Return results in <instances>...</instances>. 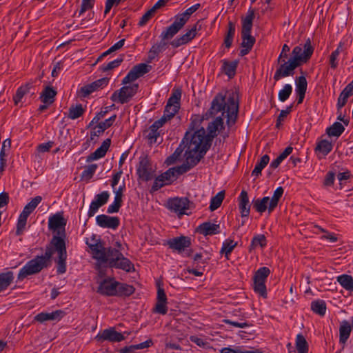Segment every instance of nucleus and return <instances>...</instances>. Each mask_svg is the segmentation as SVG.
Listing matches in <instances>:
<instances>
[{"label":"nucleus","instance_id":"nucleus-59","mask_svg":"<svg viewBox=\"0 0 353 353\" xmlns=\"http://www.w3.org/2000/svg\"><path fill=\"white\" fill-rule=\"evenodd\" d=\"M97 167V164H91L86 166L81 174V177L87 180L91 179L95 173Z\"/></svg>","mask_w":353,"mask_h":353},{"label":"nucleus","instance_id":"nucleus-23","mask_svg":"<svg viewBox=\"0 0 353 353\" xmlns=\"http://www.w3.org/2000/svg\"><path fill=\"white\" fill-rule=\"evenodd\" d=\"M65 315V312L61 310L52 312H41L34 317V320L43 323L48 321H60Z\"/></svg>","mask_w":353,"mask_h":353},{"label":"nucleus","instance_id":"nucleus-20","mask_svg":"<svg viewBox=\"0 0 353 353\" xmlns=\"http://www.w3.org/2000/svg\"><path fill=\"white\" fill-rule=\"evenodd\" d=\"M109 80V78L104 77L81 87L80 89L81 96L85 97L93 92L105 87L108 85Z\"/></svg>","mask_w":353,"mask_h":353},{"label":"nucleus","instance_id":"nucleus-17","mask_svg":"<svg viewBox=\"0 0 353 353\" xmlns=\"http://www.w3.org/2000/svg\"><path fill=\"white\" fill-rule=\"evenodd\" d=\"M117 282L114 278L105 279L99 283L97 292L103 296H115Z\"/></svg>","mask_w":353,"mask_h":353},{"label":"nucleus","instance_id":"nucleus-51","mask_svg":"<svg viewBox=\"0 0 353 353\" xmlns=\"http://www.w3.org/2000/svg\"><path fill=\"white\" fill-rule=\"evenodd\" d=\"M342 51V43H340L337 48L330 56L329 63L332 68L335 69L339 65L338 57Z\"/></svg>","mask_w":353,"mask_h":353},{"label":"nucleus","instance_id":"nucleus-19","mask_svg":"<svg viewBox=\"0 0 353 353\" xmlns=\"http://www.w3.org/2000/svg\"><path fill=\"white\" fill-rule=\"evenodd\" d=\"M110 194L108 191H103L95 196L94 199L91 202L88 210L89 218L93 216L101 206L104 205L108 201Z\"/></svg>","mask_w":353,"mask_h":353},{"label":"nucleus","instance_id":"nucleus-9","mask_svg":"<svg viewBox=\"0 0 353 353\" xmlns=\"http://www.w3.org/2000/svg\"><path fill=\"white\" fill-rule=\"evenodd\" d=\"M278 64L279 66L274 74V79L276 81L283 78L293 76L295 69L299 67L291 58L288 61L283 60V62L278 63Z\"/></svg>","mask_w":353,"mask_h":353},{"label":"nucleus","instance_id":"nucleus-13","mask_svg":"<svg viewBox=\"0 0 353 353\" xmlns=\"http://www.w3.org/2000/svg\"><path fill=\"white\" fill-rule=\"evenodd\" d=\"M151 68V65L146 63H139L129 71L128 74L123 79L122 84L126 85L129 83L133 82L137 79L143 77L148 73Z\"/></svg>","mask_w":353,"mask_h":353},{"label":"nucleus","instance_id":"nucleus-6","mask_svg":"<svg viewBox=\"0 0 353 353\" xmlns=\"http://www.w3.org/2000/svg\"><path fill=\"white\" fill-rule=\"evenodd\" d=\"M42 197L41 196H37L34 198H33L27 205H26L23 211L19 214V216L17 220L16 228L17 236H20L23 234L24 230H26L27 219L28 216L34 210L37 206L40 203Z\"/></svg>","mask_w":353,"mask_h":353},{"label":"nucleus","instance_id":"nucleus-42","mask_svg":"<svg viewBox=\"0 0 353 353\" xmlns=\"http://www.w3.org/2000/svg\"><path fill=\"white\" fill-rule=\"evenodd\" d=\"M225 198V191L222 190L218 192L211 199L209 209L213 212L219 208Z\"/></svg>","mask_w":353,"mask_h":353},{"label":"nucleus","instance_id":"nucleus-40","mask_svg":"<svg viewBox=\"0 0 353 353\" xmlns=\"http://www.w3.org/2000/svg\"><path fill=\"white\" fill-rule=\"evenodd\" d=\"M270 161V157L268 154L263 155L258 161L252 172V175L256 177L261 174L262 170L268 165Z\"/></svg>","mask_w":353,"mask_h":353},{"label":"nucleus","instance_id":"nucleus-47","mask_svg":"<svg viewBox=\"0 0 353 353\" xmlns=\"http://www.w3.org/2000/svg\"><path fill=\"white\" fill-rule=\"evenodd\" d=\"M295 345L298 353L308 352L307 342L305 337L301 334H299L296 336Z\"/></svg>","mask_w":353,"mask_h":353},{"label":"nucleus","instance_id":"nucleus-30","mask_svg":"<svg viewBox=\"0 0 353 353\" xmlns=\"http://www.w3.org/2000/svg\"><path fill=\"white\" fill-rule=\"evenodd\" d=\"M117 119V115L114 114L110 117L109 119L105 120L104 121L99 122L97 125L94 128V131L91 132L90 138L91 139H94V137H98L101 134H102L106 129L111 127L113 123Z\"/></svg>","mask_w":353,"mask_h":353},{"label":"nucleus","instance_id":"nucleus-52","mask_svg":"<svg viewBox=\"0 0 353 353\" xmlns=\"http://www.w3.org/2000/svg\"><path fill=\"white\" fill-rule=\"evenodd\" d=\"M292 92V86L290 84H285L283 88L279 92V100L281 102L285 101Z\"/></svg>","mask_w":353,"mask_h":353},{"label":"nucleus","instance_id":"nucleus-18","mask_svg":"<svg viewBox=\"0 0 353 353\" xmlns=\"http://www.w3.org/2000/svg\"><path fill=\"white\" fill-rule=\"evenodd\" d=\"M167 245L172 250L181 253L191 245V239L188 236H181L169 239L167 241Z\"/></svg>","mask_w":353,"mask_h":353},{"label":"nucleus","instance_id":"nucleus-14","mask_svg":"<svg viewBox=\"0 0 353 353\" xmlns=\"http://www.w3.org/2000/svg\"><path fill=\"white\" fill-rule=\"evenodd\" d=\"M190 201L187 198H173L168 201V208L176 213L179 217L188 214L186 210L190 208Z\"/></svg>","mask_w":353,"mask_h":353},{"label":"nucleus","instance_id":"nucleus-50","mask_svg":"<svg viewBox=\"0 0 353 353\" xmlns=\"http://www.w3.org/2000/svg\"><path fill=\"white\" fill-rule=\"evenodd\" d=\"M31 84L28 83L23 86L19 87L17 89L15 95L13 97V100L15 105H17L21 101L23 96L29 92Z\"/></svg>","mask_w":353,"mask_h":353},{"label":"nucleus","instance_id":"nucleus-26","mask_svg":"<svg viewBox=\"0 0 353 353\" xmlns=\"http://www.w3.org/2000/svg\"><path fill=\"white\" fill-rule=\"evenodd\" d=\"M111 144V139H106L103 141L101 145L97 148L94 152L91 153L87 157L86 161L91 162L94 160L99 159L103 157Z\"/></svg>","mask_w":353,"mask_h":353},{"label":"nucleus","instance_id":"nucleus-28","mask_svg":"<svg viewBox=\"0 0 353 353\" xmlns=\"http://www.w3.org/2000/svg\"><path fill=\"white\" fill-rule=\"evenodd\" d=\"M295 92L298 96L297 103H303L307 90V83L305 77L301 76L296 79Z\"/></svg>","mask_w":353,"mask_h":353},{"label":"nucleus","instance_id":"nucleus-60","mask_svg":"<svg viewBox=\"0 0 353 353\" xmlns=\"http://www.w3.org/2000/svg\"><path fill=\"white\" fill-rule=\"evenodd\" d=\"M220 353H262V352L259 350H243L240 347H236L235 349L223 347L220 350Z\"/></svg>","mask_w":353,"mask_h":353},{"label":"nucleus","instance_id":"nucleus-63","mask_svg":"<svg viewBox=\"0 0 353 353\" xmlns=\"http://www.w3.org/2000/svg\"><path fill=\"white\" fill-rule=\"evenodd\" d=\"M94 0H82L81 8L79 12V16L83 14L85 12L93 8Z\"/></svg>","mask_w":353,"mask_h":353},{"label":"nucleus","instance_id":"nucleus-64","mask_svg":"<svg viewBox=\"0 0 353 353\" xmlns=\"http://www.w3.org/2000/svg\"><path fill=\"white\" fill-rule=\"evenodd\" d=\"M349 97L350 96L348 95V94L342 90L337 101L336 105L338 109L342 108L346 104Z\"/></svg>","mask_w":353,"mask_h":353},{"label":"nucleus","instance_id":"nucleus-22","mask_svg":"<svg viewBox=\"0 0 353 353\" xmlns=\"http://www.w3.org/2000/svg\"><path fill=\"white\" fill-rule=\"evenodd\" d=\"M157 302L155 306V312L161 314H166L168 312L167 296L164 289L161 287L160 283H157Z\"/></svg>","mask_w":353,"mask_h":353},{"label":"nucleus","instance_id":"nucleus-45","mask_svg":"<svg viewBox=\"0 0 353 353\" xmlns=\"http://www.w3.org/2000/svg\"><path fill=\"white\" fill-rule=\"evenodd\" d=\"M344 130L345 128L341 123L335 122L327 128L326 132L330 137H339Z\"/></svg>","mask_w":353,"mask_h":353},{"label":"nucleus","instance_id":"nucleus-49","mask_svg":"<svg viewBox=\"0 0 353 353\" xmlns=\"http://www.w3.org/2000/svg\"><path fill=\"white\" fill-rule=\"evenodd\" d=\"M85 110L81 104H77L75 106L72 105L69 109L68 117L71 119H76L83 114Z\"/></svg>","mask_w":353,"mask_h":353},{"label":"nucleus","instance_id":"nucleus-43","mask_svg":"<svg viewBox=\"0 0 353 353\" xmlns=\"http://www.w3.org/2000/svg\"><path fill=\"white\" fill-rule=\"evenodd\" d=\"M237 245V242L234 241L231 239H227L223 243L221 253L224 254L225 257L228 259L231 252L233 251L234 248Z\"/></svg>","mask_w":353,"mask_h":353},{"label":"nucleus","instance_id":"nucleus-31","mask_svg":"<svg viewBox=\"0 0 353 353\" xmlns=\"http://www.w3.org/2000/svg\"><path fill=\"white\" fill-rule=\"evenodd\" d=\"M220 233L219 224L205 221L200 224V234L204 236H212Z\"/></svg>","mask_w":353,"mask_h":353},{"label":"nucleus","instance_id":"nucleus-15","mask_svg":"<svg viewBox=\"0 0 353 353\" xmlns=\"http://www.w3.org/2000/svg\"><path fill=\"white\" fill-rule=\"evenodd\" d=\"M125 336L116 331L114 327H110L99 332L95 337L98 341H108L112 343L121 342L125 340Z\"/></svg>","mask_w":353,"mask_h":353},{"label":"nucleus","instance_id":"nucleus-24","mask_svg":"<svg viewBox=\"0 0 353 353\" xmlns=\"http://www.w3.org/2000/svg\"><path fill=\"white\" fill-rule=\"evenodd\" d=\"M66 221L63 216L59 214H55L49 218L48 227L53 231L58 230V234H61L60 229L62 228V233L65 235V225Z\"/></svg>","mask_w":353,"mask_h":353},{"label":"nucleus","instance_id":"nucleus-61","mask_svg":"<svg viewBox=\"0 0 353 353\" xmlns=\"http://www.w3.org/2000/svg\"><path fill=\"white\" fill-rule=\"evenodd\" d=\"M123 200L117 197H114V202L108 208L107 212L109 214L117 213L119 211L122 205Z\"/></svg>","mask_w":353,"mask_h":353},{"label":"nucleus","instance_id":"nucleus-8","mask_svg":"<svg viewBox=\"0 0 353 353\" xmlns=\"http://www.w3.org/2000/svg\"><path fill=\"white\" fill-rule=\"evenodd\" d=\"M139 89L138 83H133L130 85H124L119 90L113 92L110 99L114 102L121 104L129 102L131 99L137 93Z\"/></svg>","mask_w":353,"mask_h":353},{"label":"nucleus","instance_id":"nucleus-54","mask_svg":"<svg viewBox=\"0 0 353 353\" xmlns=\"http://www.w3.org/2000/svg\"><path fill=\"white\" fill-rule=\"evenodd\" d=\"M283 188L278 187L274 192L273 196L270 198V208H276L278 205L279 199L283 194Z\"/></svg>","mask_w":353,"mask_h":353},{"label":"nucleus","instance_id":"nucleus-38","mask_svg":"<svg viewBox=\"0 0 353 353\" xmlns=\"http://www.w3.org/2000/svg\"><path fill=\"white\" fill-rule=\"evenodd\" d=\"M254 17V13L253 10H249L247 16L243 20L241 34H251L252 28V21Z\"/></svg>","mask_w":353,"mask_h":353},{"label":"nucleus","instance_id":"nucleus-16","mask_svg":"<svg viewBox=\"0 0 353 353\" xmlns=\"http://www.w3.org/2000/svg\"><path fill=\"white\" fill-rule=\"evenodd\" d=\"M188 171V166L186 165H181L168 169L167 171L159 175L161 179H163V183L166 185H170L172 181L176 180L177 177Z\"/></svg>","mask_w":353,"mask_h":353},{"label":"nucleus","instance_id":"nucleus-57","mask_svg":"<svg viewBox=\"0 0 353 353\" xmlns=\"http://www.w3.org/2000/svg\"><path fill=\"white\" fill-rule=\"evenodd\" d=\"M164 32H165V30L162 32L160 36L161 39V41L157 43L156 44L152 46L151 48L152 49L153 52L159 54L160 52L164 51L166 49L168 43L165 41L168 40L169 39H163L162 35Z\"/></svg>","mask_w":353,"mask_h":353},{"label":"nucleus","instance_id":"nucleus-27","mask_svg":"<svg viewBox=\"0 0 353 353\" xmlns=\"http://www.w3.org/2000/svg\"><path fill=\"white\" fill-rule=\"evenodd\" d=\"M270 198L269 196H264L261 199H257L253 201V208L257 212L261 214L265 212L266 210L270 214L274 210L275 208H270Z\"/></svg>","mask_w":353,"mask_h":353},{"label":"nucleus","instance_id":"nucleus-33","mask_svg":"<svg viewBox=\"0 0 353 353\" xmlns=\"http://www.w3.org/2000/svg\"><path fill=\"white\" fill-rule=\"evenodd\" d=\"M242 43L241 47L242 49L240 51V55L241 57L246 55L249 53V52L252 50L254 43L255 39L254 37L249 34H241Z\"/></svg>","mask_w":353,"mask_h":353},{"label":"nucleus","instance_id":"nucleus-7","mask_svg":"<svg viewBox=\"0 0 353 353\" xmlns=\"http://www.w3.org/2000/svg\"><path fill=\"white\" fill-rule=\"evenodd\" d=\"M313 52L314 48L312 46L310 39H308L303 47L297 46L293 48L290 58L300 66L310 59Z\"/></svg>","mask_w":353,"mask_h":353},{"label":"nucleus","instance_id":"nucleus-3","mask_svg":"<svg viewBox=\"0 0 353 353\" xmlns=\"http://www.w3.org/2000/svg\"><path fill=\"white\" fill-rule=\"evenodd\" d=\"M89 247L93 258L101 263H107L110 268L120 269L126 272L135 271L134 264L119 250L112 247L105 248L100 241L95 244L89 245Z\"/></svg>","mask_w":353,"mask_h":353},{"label":"nucleus","instance_id":"nucleus-41","mask_svg":"<svg viewBox=\"0 0 353 353\" xmlns=\"http://www.w3.org/2000/svg\"><path fill=\"white\" fill-rule=\"evenodd\" d=\"M332 150V144L328 140L320 141L316 147V151L321 153L323 156L328 154Z\"/></svg>","mask_w":353,"mask_h":353},{"label":"nucleus","instance_id":"nucleus-21","mask_svg":"<svg viewBox=\"0 0 353 353\" xmlns=\"http://www.w3.org/2000/svg\"><path fill=\"white\" fill-rule=\"evenodd\" d=\"M96 221L99 226L112 230H116L120 224L119 217L110 216L105 214L98 215L96 218Z\"/></svg>","mask_w":353,"mask_h":353},{"label":"nucleus","instance_id":"nucleus-36","mask_svg":"<svg viewBox=\"0 0 353 353\" xmlns=\"http://www.w3.org/2000/svg\"><path fill=\"white\" fill-rule=\"evenodd\" d=\"M57 95V91L50 86H46L41 93L40 99L43 103L52 104Z\"/></svg>","mask_w":353,"mask_h":353},{"label":"nucleus","instance_id":"nucleus-4","mask_svg":"<svg viewBox=\"0 0 353 353\" xmlns=\"http://www.w3.org/2000/svg\"><path fill=\"white\" fill-rule=\"evenodd\" d=\"M46 251L52 255L57 252L58 257L55 259L57 263V272L62 274L66 272L67 251L64 239L61 236H54Z\"/></svg>","mask_w":353,"mask_h":353},{"label":"nucleus","instance_id":"nucleus-44","mask_svg":"<svg viewBox=\"0 0 353 353\" xmlns=\"http://www.w3.org/2000/svg\"><path fill=\"white\" fill-rule=\"evenodd\" d=\"M266 239L263 234L256 235L252 239L251 244L249 247V251L252 252L258 247L263 248L266 245Z\"/></svg>","mask_w":353,"mask_h":353},{"label":"nucleus","instance_id":"nucleus-62","mask_svg":"<svg viewBox=\"0 0 353 353\" xmlns=\"http://www.w3.org/2000/svg\"><path fill=\"white\" fill-rule=\"evenodd\" d=\"M154 14L155 12L152 11V9L150 8L141 17L138 25L139 26H145L154 16Z\"/></svg>","mask_w":353,"mask_h":353},{"label":"nucleus","instance_id":"nucleus-2","mask_svg":"<svg viewBox=\"0 0 353 353\" xmlns=\"http://www.w3.org/2000/svg\"><path fill=\"white\" fill-rule=\"evenodd\" d=\"M197 115L192 117L190 129L193 131H187L182 139L179 147L172 154L169 156L165 161L167 165L174 164L179 160L183 152L185 161L182 165L188 166V171L194 167L199 162V129L196 128Z\"/></svg>","mask_w":353,"mask_h":353},{"label":"nucleus","instance_id":"nucleus-12","mask_svg":"<svg viewBox=\"0 0 353 353\" xmlns=\"http://www.w3.org/2000/svg\"><path fill=\"white\" fill-rule=\"evenodd\" d=\"M154 173V170L148 157L141 158L137 169L139 178L144 181H148L153 179Z\"/></svg>","mask_w":353,"mask_h":353},{"label":"nucleus","instance_id":"nucleus-39","mask_svg":"<svg viewBox=\"0 0 353 353\" xmlns=\"http://www.w3.org/2000/svg\"><path fill=\"white\" fill-rule=\"evenodd\" d=\"M235 25L230 21L228 24V30L225 33L223 44L227 48H230L232 44L233 39L235 34Z\"/></svg>","mask_w":353,"mask_h":353},{"label":"nucleus","instance_id":"nucleus-37","mask_svg":"<svg viewBox=\"0 0 353 353\" xmlns=\"http://www.w3.org/2000/svg\"><path fill=\"white\" fill-rule=\"evenodd\" d=\"M14 274L12 271L0 273V292L6 290L12 283Z\"/></svg>","mask_w":353,"mask_h":353},{"label":"nucleus","instance_id":"nucleus-35","mask_svg":"<svg viewBox=\"0 0 353 353\" xmlns=\"http://www.w3.org/2000/svg\"><path fill=\"white\" fill-rule=\"evenodd\" d=\"M153 345V341L152 339H148L145 342L141 343L137 345H131L129 346H125L121 348L119 352L120 353H134L137 350H141L148 348Z\"/></svg>","mask_w":353,"mask_h":353},{"label":"nucleus","instance_id":"nucleus-56","mask_svg":"<svg viewBox=\"0 0 353 353\" xmlns=\"http://www.w3.org/2000/svg\"><path fill=\"white\" fill-rule=\"evenodd\" d=\"M265 281L254 280V290L255 292L258 293L260 296L263 297L266 296V287H265Z\"/></svg>","mask_w":353,"mask_h":353},{"label":"nucleus","instance_id":"nucleus-25","mask_svg":"<svg viewBox=\"0 0 353 353\" xmlns=\"http://www.w3.org/2000/svg\"><path fill=\"white\" fill-rule=\"evenodd\" d=\"M196 25L197 23L185 34L172 41L170 45L174 48H178L190 41L196 34Z\"/></svg>","mask_w":353,"mask_h":353},{"label":"nucleus","instance_id":"nucleus-34","mask_svg":"<svg viewBox=\"0 0 353 353\" xmlns=\"http://www.w3.org/2000/svg\"><path fill=\"white\" fill-rule=\"evenodd\" d=\"M135 291L133 285L125 283L117 282V294L115 296L127 297L132 295Z\"/></svg>","mask_w":353,"mask_h":353},{"label":"nucleus","instance_id":"nucleus-29","mask_svg":"<svg viewBox=\"0 0 353 353\" xmlns=\"http://www.w3.org/2000/svg\"><path fill=\"white\" fill-rule=\"evenodd\" d=\"M239 208L242 217H248L250 212L248 192L242 190L239 196Z\"/></svg>","mask_w":353,"mask_h":353},{"label":"nucleus","instance_id":"nucleus-53","mask_svg":"<svg viewBox=\"0 0 353 353\" xmlns=\"http://www.w3.org/2000/svg\"><path fill=\"white\" fill-rule=\"evenodd\" d=\"M123 61V55H121L120 57L117 58V59L112 61L107 64L102 65L100 69L102 72H107L119 67Z\"/></svg>","mask_w":353,"mask_h":353},{"label":"nucleus","instance_id":"nucleus-32","mask_svg":"<svg viewBox=\"0 0 353 353\" xmlns=\"http://www.w3.org/2000/svg\"><path fill=\"white\" fill-rule=\"evenodd\" d=\"M352 328L349 321L343 320L339 326V342L345 344L349 339Z\"/></svg>","mask_w":353,"mask_h":353},{"label":"nucleus","instance_id":"nucleus-48","mask_svg":"<svg viewBox=\"0 0 353 353\" xmlns=\"http://www.w3.org/2000/svg\"><path fill=\"white\" fill-rule=\"evenodd\" d=\"M337 281L345 290H353V279L352 276L343 274L337 277Z\"/></svg>","mask_w":353,"mask_h":353},{"label":"nucleus","instance_id":"nucleus-46","mask_svg":"<svg viewBox=\"0 0 353 353\" xmlns=\"http://www.w3.org/2000/svg\"><path fill=\"white\" fill-rule=\"evenodd\" d=\"M311 309L314 313L320 316H324L326 312V303L323 300L312 301L311 303Z\"/></svg>","mask_w":353,"mask_h":353},{"label":"nucleus","instance_id":"nucleus-58","mask_svg":"<svg viewBox=\"0 0 353 353\" xmlns=\"http://www.w3.org/2000/svg\"><path fill=\"white\" fill-rule=\"evenodd\" d=\"M270 273V270L268 268L262 267L260 268L255 273L254 279L266 281L267 277Z\"/></svg>","mask_w":353,"mask_h":353},{"label":"nucleus","instance_id":"nucleus-1","mask_svg":"<svg viewBox=\"0 0 353 353\" xmlns=\"http://www.w3.org/2000/svg\"><path fill=\"white\" fill-rule=\"evenodd\" d=\"M239 110L238 94L234 91L220 92L214 98L211 107L203 115V119L212 120L206 128H200V159L212 146V141L225 129L224 118L228 122L234 120Z\"/></svg>","mask_w":353,"mask_h":353},{"label":"nucleus","instance_id":"nucleus-55","mask_svg":"<svg viewBox=\"0 0 353 353\" xmlns=\"http://www.w3.org/2000/svg\"><path fill=\"white\" fill-rule=\"evenodd\" d=\"M238 62L232 61V62H227L224 61L223 63V70L224 72L230 77H233L235 74L236 69L237 67Z\"/></svg>","mask_w":353,"mask_h":353},{"label":"nucleus","instance_id":"nucleus-11","mask_svg":"<svg viewBox=\"0 0 353 353\" xmlns=\"http://www.w3.org/2000/svg\"><path fill=\"white\" fill-rule=\"evenodd\" d=\"M46 267L36 256L33 259L29 261L19 271L17 279L19 281L23 280L30 275L35 274L40 272Z\"/></svg>","mask_w":353,"mask_h":353},{"label":"nucleus","instance_id":"nucleus-10","mask_svg":"<svg viewBox=\"0 0 353 353\" xmlns=\"http://www.w3.org/2000/svg\"><path fill=\"white\" fill-rule=\"evenodd\" d=\"M181 97V90L180 89H174L171 96L168 100L163 113L167 115L168 119H172L178 112L180 108V100Z\"/></svg>","mask_w":353,"mask_h":353},{"label":"nucleus","instance_id":"nucleus-5","mask_svg":"<svg viewBox=\"0 0 353 353\" xmlns=\"http://www.w3.org/2000/svg\"><path fill=\"white\" fill-rule=\"evenodd\" d=\"M199 9V3L188 8L185 12L174 17V22L166 28L162 35L163 39H172L184 26L191 15Z\"/></svg>","mask_w":353,"mask_h":353}]
</instances>
